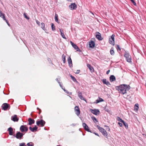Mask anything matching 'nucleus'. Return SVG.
<instances>
[{
	"mask_svg": "<svg viewBox=\"0 0 146 146\" xmlns=\"http://www.w3.org/2000/svg\"><path fill=\"white\" fill-rule=\"evenodd\" d=\"M89 47L91 48H94L95 45L94 42L92 40H91L89 42Z\"/></svg>",
	"mask_w": 146,
	"mask_h": 146,
	"instance_id": "obj_16",
	"label": "nucleus"
},
{
	"mask_svg": "<svg viewBox=\"0 0 146 146\" xmlns=\"http://www.w3.org/2000/svg\"><path fill=\"white\" fill-rule=\"evenodd\" d=\"M19 146H26L24 143H20Z\"/></svg>",
	"mask_w": 146,
	"mask_h": 146,
	"instance_id": "obj_42",
	"label": "nucleus"
},
{
	"mask_svg": "<svg viewBox=\"0 0 146 146\" xmlns=\"http://www.w3.org/2000/svg\"><path fill=\"white\" fill-rule=\"evenodd\" d=\"M92 120H93L94 121V122L96 123V122H98V121L97 119H96V118L95 117H92Z\"/></svg>",
	"mask_w": 146,
	"mask_h": 146,
	"instance_id": "obj_34",
	"label": "nucleus"
},
{
	"mask_svg": "<svg viewBox=\"0 0 146 146\" xmlns=\"http://www.w3.org/2000/svg\"><path fill=\"white\" fill-rule=\"evenodd\" d=\"M39 114H40L41 112V110H39Z\"/></svg>",
	"mask_w": 146,
	"mask_h": 146,
	"instance_id": "obj_54",
	"label": "nucleus"
},
{
	"mask_svg": "<svg viewBox=\"0 0 146 146\" xmlns=\"http://www.w3.org/2000/svg\"><path fill=\"white\" fill-rule=\"evenodd\" d=\"M45 123V121L42 119H41L40 120L38 121H36V125H37L39 126L40 125L41 127L44 126Z\"/></svg>",
	"mask_w": 146,
	"mask_h": 146,
	"instance_id": "obj_8",
	"label": "nucleus"
},
{
	"mask_svg": "<svg viewBox=\"0 0 146 146\" xmlns=\"http://www.w3.org/2000/svg\"><path fill=\"white\" fill-rule=\"evenodd\" d=\"M117 120L120 122H121L122 123H123L124 121L120 117H117Z\"/></svg>",
	"mask_w": 146,
	"mask_h": 146,
	"instance_id": "obj_35",
	"label": "nucleus"
},
{
	"mask_svg": "<svg viewBox=\"0 0 146 146\" xmlns=\"http://www.w3.org/2000/svg\"><path fill=\"white\" fill-rule=\"evenodd\" d=\"M139 108V105L138 104H136L134 106V109L135 110L137 111Z\"/></svg>",
	"mask_w": 146,
	"mask_h": 146,
	"instance_id": "obj_32",
	"label": "nucleus"
},
{
	"mask_svg": "<svg viewBox=\"0 0 146 146\" xmlns=\"http://www.w3.org/2000/svg\"><path fill=\"white\" fill-rule=\"evenodd\" d=\"M80 70H77L76 71V72H75V73L76 74H78L80 72Z\"/></svg>",
	"mask_w": 146,
	"mask_h": 146,
	"instance_id": "obj_45",
	"label": "nucleus"
},
{
	"mask_svg": "<svg viewBox=\"0 0 146 146\" xmlns=\"http://www.w3.org/2000/svg\"><path fill=\"white\" fill-rule=\"evenodd\" d=\"M102 81L104 84H106L107 86H109L111 85L110 83L108 81H107L106 79H103L102 80Z\"/></svg>",
	"mask_w": 146,
	"mask_h": 146,
	"instance_id": "obj_18",
	"label": "nucleus"
},
{
	"mask_svg": "<svg viewBox=\"0 0 146 146\" xmlns=\"http://www.w3.org/2000/svg\"><path fill=\"white\" fill-rule=\"evenodd\" d=\"M62 59L63 61V62L64 63H65L66 62V58H65V56L64 54L62 55Z\"/></svg>",
	"mask_w": 146,
	"mask_h": 146,
	"instance_id": "obj_30",
	"label": "nucleus"
},
{
	"mask_svg": "<svg viewBox=\"0 0 146 146\" xmlns=\"http://www.w3.org/2000/svg\"><path fill=\"white\" fill-rule=\"evenodd\" d=\"M65 92L67 93V94H69V95H70L71 94V93L68 92L67 90Z\"/></svg>",
	"mask_w": 146,
	"mask_h": 146,
	"instance_id": "obj_46",
	"label": "nucleus"
},
{
	"mask_svg": "<svg viewBox=\"0 0 146 146\" xmlns=\"http://www.w3.org/2000/svg\"><path fill=\"white\" fill-rule=\"evenodd\" d=\"M70 43L72 45V47L75 49H77L76 51H79L80 52H81V50L79 49L78 47L77 46L74 44V43L72 42V41H70Z\"/></svg>",
	"mask_w": 146,
	"mask_h": 146,
	"instance_id": "obj_11",
	"label": "nucleus"
},
{
	"mask_svg": "<svg viewBox=\"0 0 146 146\" xmlns=\"http://www.w3.org/2000/svg\"><path fill=\"white\" fill-rule=\"evenodd\" d=\"M5 20L6 22L7 23V24H8V25L9 26H10V24L9 23H8V21L6 19H5V20Z\"/></svg>",
	"mask_w": 146,
	"mask_h": 146,
	"instance_id": "obj_48",
	"label": "nucleus"
},
{
	"mask_svg": "<svg viewBox=\"0 0 146 146\" xmlns=\"http://www.w3.org/2000/svg\"><path fill=\"white\" fill-rule=\"evenodd\" d=\"M68 63L69 64V66L70 67H71V66H72V62L71 59L70 57H69L68 59Z\"/></svg>",
	"mask_w": 146,
	"mask_h": 146,
	"instance_id": "obj_23",
	"label": "nucleus"
},
{
	"mask_svg": "<svg viewBox=\"0 0 146 146\" xmlns=\"http://www.w3.org/2000/svg\"><path fill=\"white\" fill-rule=\"evenodd\" d=\"M33 117H35V118H36V116H35L34 115H33V116H32Z\"/></svg>",
	"mask_w": 146,
	"mask_h": 146,
	"instance_id": "obj_55",
	"label": "nucleus"
},
{
	"mask_svg": "<svg viewBox=\"0 0 146 146\" xmlns=\"http://www.w3.org/2000/svg\"><path fill=\"white\" fill-rule=\"evenodd\" d=\"M41 27L42 28V29L43 30H45V24H44V23H41Z\"/></svg>",
	"mask_w": 146,
	"mask_h": 146,
	"instance_id": "obj_33",
	"label": "nucleus"
},
{
	"mask_svg": "<svg viewBox=\"0 0 146 146\" xmlns=\"http://www.w3.org/2000/svg\"><path fill=\"white\" fill-rule=\"evenodd\" d=\"M31 115L32 116H33V115L32 114V113H31Z\"/></svg>",
	"mask_w": 146,
	"mask_h": 146,
	"instance_id": "obj_62",
	"label": "nucleus"
},
{
	"mask_svg": "<svg viewBox=\"0 0 146 146\" xmlns=\"http://www.w3.org/2000/svg\"><path fill=\"white\" fill-rule=\"evenodd\" d=\"M68 1H71L72 0H67Z\"/></svg>",
	"mask_w": 146,
	"mask_h": 146,
	"instance_id": "obj_61",
	"label": "nucleus"
},
{
	"mask_svg": "<svg viewBox=\"0 0 146 146\" xmlns=\"http://www.w3.org/2000/svg\"><path fill=\"white\" fill-rule=\"evenodd\" d=\"M99 100L100 102H102L104 101V100L102 98H100Z\"/></svg>",
	"mask_w": 146,
	"mask_h": 146,
	"instance_id": "obj_47",
	"label": "nucleus"
},
{
	"mask_svg": "<svg viewBox=\"0 0 146 146\" xmlns=\"http://www.w3.org/2000/svg\"><path fill=\"white\" fill-rule=\"evenodd\" d=\"M77 6L75 3H72L71 5H69V9L71 10H73L76 9L77 8Z\"/></svg>",
	"mask_w": 146,
	"mask_h": 146,
	"instance_id": "obj_9",
	"label": "nucleus"
},
{
	"mask_svg": "<svg viewBox=\"0 0 146 146\" xmlns=\"http://www.w3.org/2000/svg\"><path fill=\"white\" fill-rule=\"evenodd\" d=\"M11 119L14 122L18 121L19 120V118L17 117V115H14L11 117Z\"/></svg>",
	"mask_w": 146,
	"mask_h": 146,
	"instance_id": "obj_15",
	"label": "nucleus"
},
{
	"mask_svg": "<svg viewBox=\"0 0 146 146\" xmlns=\"http://www.w3.org/2000/svg\"><path fill=\"white\" fill-rule=\"evenodd\" d=\"M13 129L11 127L8 128V131L9 132V134L10 135H13Z\"/></svg>",
	"mask_w": 146,
	"mask_h": 146,
	"instance_id": "obj_21",
	"label": "nucleus"
},
{
	"mask_svg": "<svg viewBox=\"0 0 146 146\" xmlns=\"http://www.w3.org/2000/svg\"><path fill=\"white\" fill-rule=\"evenodd\" d=\"M82 126L84 129L86 131L89 132H91V131L90 130V129L88 127V126L87 125V124L86 123H82Z\"/></svg>",
	"mask_w": 146,
	"mask_h": 146,
	"instance_id": "obj_13",
	"label": "nucleus"
},
{
	"mask_svg": "<svg viewBox=\"0 0 146 146\" xmlns=\"http://www.w3.org/2000/svg\"><path fill=\"white\" fill-rule=\"evenodd\" d=\"M96 126L100 131L102 133V135L106 138H107L108 133L106 130L98 125H97Z\"/></svg>",
	"mask_w": 146,
	"mask_h": 146,
	"instance_id": "obj_3",
	"label": "nucleus"
},
{
	"mask_svg": "<svg viewBox=\"0 0 146 146\" xmlns=\"http://www.w3.org/2000/svg\"><path fill=\"white\" fill-rule=\"evenodd\" d=\"M56 81H57L58 82V81H58V78H56Z\"/></svg>",
	"mask_w": 146,
	"mask_h": 146,
	"instance_id": "obj_57",
	"label": "nucleus"
},
{
	"mask_svg": "<svg viewBox=\"0 0 146 146\" xmlns=\"http://www.w3.org/2000/svg\"><path fill=\"white\" fill-rule=\"evenodd\" d=\"M75 113L78 116L80 113V111L78 106H76L74 108Z\"/></svg>",
	"mask_w": 146,
	"mask_h": 146,
	"instance_id": "obj_14",
	"label": "nucleus"
},
{
	"mask_svg": "<svg viewBox=\"0 0 146 146\" xmlns=\"http://www.w3.org/2000/svg\"><path fill=\"white\" fill-rule=\"evenodd\" d=\"M115 35L114 34H113L110 38H109V42L110 44L112 45H114V37Z\"/></svg>",
	"mask_w": 146,
	"mask_h": 146,
	"instance_id": "obj_6",
	"label": "nucleus"
},
{
	"mask_svg": "<svg viewBox=\"0 0 146 146\" xmlns=\"http://www.w3.org/2000/svg\"><path fill=\"white\" fill-rule=\"evenodd\" d=\"M87 67H88L90 71L91 72H93L94 71V70L93 67L91 66V65L89 64H87Z\"/></svg>",
	"mask_w": 146,
	"mask_h": 146,
	"instance_id": "obj_17",
	"label": "nucleus"
},
{
	"mask_svg": "<svg viewBox=\"0 0 146 146\" xmlns=\"http://www.w3.org/2000/svg\"><path fill=\"white\" fill-rule=\"evenodd\" d=\"M0 17L3 18V20H5V14L2 12L0 13Z\"/></svg>",
	"mask_w": 146,
	"mask_h": 146,
	"instance_id": "obj_27",
	"label": "nucleus"
},
{
	"mask_svg": "<svg viewBox=\"0 0 146 146\" xmlns=\"http://www.w3.org/2000/svg\"><path fill=\"white\" fill-rule=\"evenodd\" d=\"M96 37L99 40H102L103 38H102L101 36V34L98 32L96 33Z\"/></svg>",
	"mask_w": 146,
	"mask_h": 146,
	"instance_id": "obj_12",
	"label": "nucleus"
},
{
	"mask_svg": "<svg viewBox=\"0 0 146 146\" xmlns=\"http://www.w3.org/2000/svg\"><path fill=\"white\" fill-rule=\"evenodd\" d=\"M24 134V133H21L19 131H17L16 135H14L13 136L17 139H21L23 138V136Z\"/></svg>",
	"mask_w": 146,
	"mask_h": 146,
	"instance_id": "obj_4",
	"label": "nucleus"
},
{
	"mask_svg": "<svg viewBox=\"0 0 146 146\" xmlns=\"http://www.w3.org/2000/svg\"><path fill=\"white\" fill-rule=\"evenodd\" d=\"M55 20L56 22L58 23V15L56 13L55 15Z\"/></svg>",
	"mask_w": 146,
	"mask_h": 146,
	"instance_id": "obj_31",
	"label": "nucleus"
},
{
	"mask_svg": "<svg viewBox=\"0 0 146 146\" xmlns=\"http://www.w3.org/2000/svg\"><path fill=\"white\" fill-rule=\"evenodd\" d=\"M27 145L28 146H33L34 145V144L32 142L28 143H27Z\"/></svg>",
	"mask_w": 146,
	"mask_h": 146,
	"instance_id": "obj_37",
	"label": "nucleus"
},
{
	"mask_svg": "<svg viewBox=\"0 0 146 146\" xmlns=\"http://www.w3.org/2000/svg\"><path fill=\"white\" fill-rule=\"evenodd\" d=\"M116 90L122 94H124L127 93V91H129L130 89V87L129 85L125 84L120 85L119 86L115 87Z\"/></svg>",
	"mask_w": 146,
	"mask_h": 146,
	"instance_id": "obj_1",
	"label": "nucleus"
},
{
	"mask_svg": "<svg viewBox=\"0 0 146 146\" xmlns=\"http://www.w3.org/2000/svg\"><path fill=\"white\" fill-rule=\"evenodd\" d=\"M36 23L38 25H40V22L37 20L36 21Z\"/></svg>",
	"mask_w": 146,
	"mask_h": 146,
	"instance_id": "obj_44",
	"label": "nucleus"
},
{
	"mask_svg": "<svg viewBox=\"0 0 146 146\" xmlns=\"http://www.w3.org/2000/svg\"><path fill=\"white\" fill-rule=\"evenodd\" d=\"M110 54L112 55H113L114 54V52L113 50V48L112 47L111 48L110 50Z\"/></svg>",
	"mask_w": 146,
	"mask_h": 146,
	"instance_id": "obj_28",
	"label": "nucleus"
},
{
	"mask_svg": "<svg viewBox=\"0 0 146 146\" xmlns=\"http://www.w3.org/2000/svg\"><path fill=\"white\" fill-rule=\"evenodd\" d=\"M61 88H62V89H63V87H61Z\"/></svg>",
	"mask_w": 146,
	"mask_h": 146,
	"instance_id": "obj_64",
	"label": "nucleus"
},
{
	"mask_svg": "<svg viewBox=\"0 0 146 146\" xmlns=\"http://www.w3.org/2000/svg\"><path fill=\"white\" fill-rule=\"evenodd\" d=\"M37 110H40V109H39L38 108H37Z\"/></svg>",
	"mask_w": 146,
	"mask_h": 146,
	"instance_id": "obj_60",
	"label": "nucleus"
},
{
	"mask_svg": "<svg viewBox=\"0 0 146 146\" xmlns=\"http://www.w3.org/2000/svg\"><path fill=\"white\" fill-rule=\"evenodd\" d=\"M124 56L126 58V61L129 63L131 62V58L129 53L127 51H125Z\"/></svg>",
	"mask_w": 146,
	"mask_h": 146,
	"instance_id": "obj_2",
	"label": "nucleus"
},
{
	"mask_svg": "<svg viewBox=\"0 0 146 146\" xmlns=\"http://www.w3.org/2000/svg\"><path fill=\"white\" fill-rule=\"evenodd\" d=\"M78 96L81 100H85L84 98L82 96V93L80 92H78Z\"/></svg>",
	"mask_w": 146,
	"mask_h": 146,
	"instance_id": "obj_24",
	"label": "nucleus"
},
{
	"mask_svg": "<svg viewBox=\"0 0 146 146\" xmlns=\"http://www.w3.org/2000/svg\"><path fill=\"white\" fill-rule=\"evenodd\" d=\"M123 123L126 128L127 129L128 128V125L127 123L124 121Z\"/></svg>",
	"mask_w": 146,
	"mask_h": 146,
	"instance_id": "obj_36",
	"label": "nucleus"
},
{
	"mask_svg": "<svg viewBox=\"0 0 146 146\" xmlns=\"http://www.w3.org/2000/svg\"><path fill=\"white\" fill-rule=\"evenodd\" d=\"M105 127H107V128H106V129L107 130H108L109 131H110V129L109 127L107 125H105Z\"/></svg>",
	"mask_w": 146,
	"mask_h": 146,
	"instance_id": "obj_43",
	"label": "nucleus"
},
{
	"mask_svg": "<svg viewBox=\"0 0 146 146\" xmlns=\"http://www.w3.org/2000/svg\"><path fill=\"white\" fill-rule=\"evenodd\" d=\"M70 76L71 77V78L72 80L74 82H78V81L76 80V79L72 75H71Z\"/></svg>",
	"mask_w": 146,
	"mask_h": 146,
	"instance_id": "obj_26",
	"label": "nucleus"
},
{
	"mask_svg": "<svg viewBox=\"0 0 146 146\" xmlns=\"http://www.w3.org/2000/svg\"><path fill=\"white\" fill-rule=\"evenodd\" d=\"M38 127L36 125H35L34 127L32 128L31 127H30L29 128V129L30 130L33 132H35V131H36Z\"/></svg>",
	"mask_w": 146,
	"mask_h": 146,
	"instance_id": "obj_20",
	"label": "nucleus"
},
{
	"mask_svg": "<svg viewBox=\"0 0 146 146\" xmlns=\"http://www.w3.org/2000/svg\"><path fill=\"white\" fill-rule=\"evenodd\" d=\"M116 80L115 77L113 75H111L110 77V80L111 82H113Z\"/></svg>",
	"mask_w": 146,
	"mask_h": 146,
	"instance_id": "obj_22",
	"label": "nucleus"
},
{
	"mask_svg": "<svg viewBox=\"0 0 146 146\" xmlns=\"http://www.w3.org/2000/svg\"><path fill=\"white\" fill-rule=\"evenodd\" d=\"M20 130L22 133L26 132L28 131V128L26 125H22L20 127Z\"/></svg>",
	"mask_w": 146,
	"mask_h": 146,
	"instance_id": "obj_7",
	"label": "nucleus"
},
{
	"mask_svg": "<svg viewBox=\"0 0 146 146\" xmlns=\"http://www.w3.org/2000/svg\"><path fill=\"white\" fill-rule=\"evenodd\" d=\"M100 102V101L99 100H96V103H98Z\"/></svg>",
	"mask_w": 146,
	"mask_h": 146,
	"instance_id": "obj_52",
	"label": "nucleus"
},
{
	"mask_svg": "<svg viewBox=\"0 0 146 146\" xmlns=\"http://www.w3.org/2000/svg\"><path fill=\"white\" fill-rule=\"evenodd\" d=\"M1 107L2 108V109L3 110H7L10 109V106L9 104L7 103H5L2 105Z\"/></svg>",
	"mask_w": 146,
	"mask_h": 146,
	"instance_id": "obj_5",
	"label": "nucleus"
},
{
	"mask_svg": "<svg viewBox=\"0 0 146 146\" xmlns=\"http://www.w3.org/2000/svg\"><path fill=\"white\" fill-rule=\"evenodd\" d=\"M94 133L96 135L98 136H99V135L98 134V133Z\"/></svg>",
	"mask_w": 146,
	"mask_h": 146,
	"instance_id": "obj_53",
	"label": "nucleus"
},
{
	"mask_svg": "<svg viewBox=\"0 0 146 146\" xmlns=\"http://www.w3.org/2000/svg\"><path fill=\"white\" fill-rule=\"evenodd\" d=\"M133 4L135 6L136 5V3L134 0H130Z\"/></svg>",
	"mask_w": 146,
	"mask_h": 146,
	"instance_id": "obj_41",
	"label": "nucleus"
},
{
	"mask_svg": "<svg viewBox=\"0 0 146 146\" xmlns=\"http://www.w3.org/2000/svg\"><path fill=\"white\" fill-rule=\"evenodd\" d=\"M118 124L120 126L122 127V126L123 125L122 123L120 122H118Z\"/></svg>",
	"mask_w": 146,
	"mask_h": 146,
	"instance_id": "obj_49",
	"label": "nucleus"
},
{
	"mask_svg": "<svg viewBox=\"0 0 146 146\" xmlns=\"http://www.w3.org/2000/svg\"><path fill=\"white\" fill-rule=\"evenodd\" d=\"M24 17L27 19H29L30 18L29 17H28L25 13H24Z\"/></svg>",
	"mask_w": 146,
	"mask_h": 146,
	"instance_id": "obj_40",
	"label": "nucleus"
},
{
	"mask_svg": "<svg viewBox=\"0 0 146 146\" xmlns=\"http://www.w3.org/2000/svg\"><path fill=\"white\" fill-rule=\"evenodd\" d=\"M72 125V126H75L76 125V124H73V123L71 125Z\"/></svg>",
	"mask_w": 146,
	"mask_h": 146,
	"instance_id": "obj_56",
	"label": "nucleus"
},
{
	"mask_svg": "<svg viewBox=\"0 0 146 146\" xmlns=\"http://www.w3.org/2000/svg\"><path fill=\"white\" fill-rule=\"evenodd\" d=\"M104 110L107 112H108L110 111L108 108V107H107V106H106L105 107H104Z\"/></svg>",
	"mask_w": 146,
	"mask_h": 146,
	"instance_id": "obj_39",
	"label": "nucleus"
},
{
	"mask_svg": "<svg viewBox=\"0 0 146 146\" xmlns=\"http://www.w3.org/2000/svg\"><path fill=\"white\" fill-rule=\"evenodd\" d=\"M65 92L66 91V90L65 89V88H63V89H62Z\"/></svg>",
	"mask_w": 146,
	"mask_h": 146,
	"instance_id": "obj_59",
	"label": "nucleus"
},
{
	"mask_svg": "<svg viewBox=\"0 0 146 146\" xmlns=\"http://www.w3.org/2000/svg\"><path fill=\"white\" fill-rule=\"evenodd\" d=\"M28 121H29V123L28 124L29 125H31L32 124H34L35 122V120L31 118H29L28 119Z\"/></svg>",
	"mask_w": 146,
	"mask_h": 146,
	"instance_id": "obj_19",
	"label": "nucleus"
},
{
	"mask_svg": "<svg viewBox=\"0 0 146 146\" xmlns=\"http://www.w3.org/2000/svg\"><path fill=\"white\" fill-rule=\"evenodd\" d=\"M65 92L66 91V90L65 89V88H63V89H62Z\"/></svg>",
	"mask_w": 146,
	"mask_h": 146,
	"instance_id": "obj_58",
	"label": "nucleus"
},
{
	"mask_svg": "<svg viewBox=\"0 0 146 146\" xmlns=\"http://www.w3.org/2000/svg\"><path fill=\"white\" fill-rule=\"evenodd\" d=\"M58 83H59V85H60V87H62V86L61 84V83H60V82L59 81H58Z\"/></svg>",
	"mask_w": 146,
	"mask_h": 146,
	"instance_id": "obj_50",
	"label": "nucleus"
},
{
	"mask_svg": "<svg viewBox=\"0 0 146 146\" xmlns=\"http://www.w3.org/2000/svg\"><path fill=\"white\" fill-rule=\"evenodd\" d=\"M110 72V70H108L106 72V74H109Z\"/></svg>",
	"mask_w": 146,
	"mask_h": 146,
	"instance_id": "obj_51",
	"label": "nucleus"
},
{
	"mask_svg": "<svg viewBox=\"0 0 146 146\" xmlns=\"http://www.w3.org/2000/svg\"><path fill=\"white\" fill-rule=\"evenodd\" d=\"M55 27L53 23H51V28L52 31H55Z\"/></svg>",
	"mask_w": 146,
	"mask_h": 146,
	"instance_id": "obj_29",
	"label": "nucleus"
},
{
	"mask_svg": "<svg viewBox=\"0 0 146 146\" xmlns=\"http://www.w3.org/2000/svg\"><path fill=\"white\" fill-rule=\"evenodd\" d=\"M91 13H92V14L93 15H94V14H93V12H91Z\"/></svg>",
	"mask_w": 146,
	"mask_h": 146,
	"instance_id": "obj_63",
	"label": "nucleus"
},
{
	"mask_svg": "<svg viewBox=\"0 0 146 146\" xmlns=\"http://www.w3.org/2000/svg\"><path fill=\"white\" fill-rule=\"evenodd\" d=\"M59 30L61 33V35L62 37L66 39V38L65 36L64 33H63V31L61 29H60Z\"/></svg>",
	"mask_w": 146,
	"mask_h": 146,
	"instance_id": "obj_25",
	"label": "nucleus"
},
{
	"mask_svg": "<svg viewBox=\"0 0 146 146\" xmlns=\"http://www.w3.org/2000/svg\"><path fill=\"white\" fill-rule=\"evenodd\" d=\"M91 110L92 113L96 115L99 114L100 113V111L98 109H91Z\"/></svg>",
	"mask_w": 146,
	"mask_h": 146,
	"instance_id": "obj_10",
	"label": "nucleus"
},
{
	"mask_svg": "<svg viewBox=\"0 0 146 146\" xmlns=\"http://www.w3.org/2000/svg\"><path fill=\"white\" fill-rule=\"evenodd\" d=\"M116 48L117 49V51L121 50V49L120 48V47L119 45L117 44L116 45Z\"/></svg>",
	"mask_w": 146,
	"mask_h": 146,
	"instance_id": "obj_38",
	"label": "nucleus"
}]
</instances>
